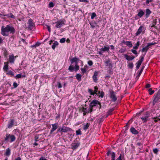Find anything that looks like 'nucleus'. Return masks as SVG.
Returning a JSON list of instances; mask_svg holds the SVG:
<instances>
[{
    "label": "nucleus",
    "mask_w": 160,
    "mask_h": 160,
    "mask_svg": "<svg viewBox=\"0 0 160 160\" xmlns=\"http://www.w3.org/2000/svg\"><path fill=\"white\" fill-rule=\"evenodd\" d=\"M1 33L4 36H8L9 34H14L15 32L14 28L11 24L7 25L6 27L2 26L1 29Z\"/></svg>",
    "instance_id": "obj_1"
},
{
    "label": "nucleus",
    "mask_w": 160,
    "mask_h": 160,
    "mask_svg": "<svg viewBox=\"0 0 160 160\" xmlns=\"http://www.w3.org/2000/svg\"><path fill=\"white\" fill-rule=\"evenodd\" d=\"M65 20L64 19H61L54 23L55 24V27L57 28H60L65 24Z\"/></svg>",
    "instance_id": "obj_2"
},
{
    "label": "nucleus",
    "mask_w": 160,
    "mask_h": 160,
    "mask_svg": "<svg viewBox=\"0 0 160 160\" xmlns=\"http://www.w3.org/2000/svg\"><path fill=\"white\" fill-rule=\"evenodd\" d=\"M10 139V142H12L15 141L16 139L15 136L13 135H11L10 134H6L5 138V141L6 142L8 141L9 139Z\"/></svg>",
    "instance_id": "obj_3"
},
{
    "label": "nucleus",
    "mask_w": 160,
    "mask_h": 160,
    "mask_svg": "<svg viewBox=\"0 0 160 160\" xmlns=\"http://www.w3.org/2000/svg\"><path fill=\"white\" fill-rule=\"evenodd\" d=\"M98 105L99 108H100L101 107V105L100 103L97 100H93L90 103L89 107H92V108L93 107L95 106H98Z\"/></svg>",
    "instance_id": "obj_4"
},
{
    "label": "nucleus",
    "mask_w": 160,
    "mask_h": 160,
    "mask_svg": "<svg viewBox=\"0 0 160 160\" xmlns=\"http://www.w3.org/2000/svg\"><path fill=\"white\" fill-rule=\"evenodd\" d=\"M110 97L112 99V101L115 102L117 100V98L116 97V92H114L112 90H109Z\"/></svg>",
    "instance_id": "obj_5"
},
{
    "label": "nucleus",
    "mask_w": 160,
    "mask_h": 160,
    "mask_svg": "<svg viewBox=\"0 0 160 160\" xmlns=\"http://www.w3.org/2000/svg\"><path fill=\"white\" fill-rule=\"evenodd\" d=\"M160 99V90H159L156 94L154 95V98L153 101V105H154L155 104L158 102L159 100Z\"/></svg>",
    "instance_id": "obj_6"
},
{
    "label": "nucleus",
    "mask_w": 160,
    "mask_h": 160,
    "mask_svg": "<svg viewBox=\"0 0 160 160\" xmlns=\"http://www.w3.org/2000/svg\"><path fill=\"white\" fill-rule=\"evenodd\" d=\"M110 47L109 46H104L100 49V51L98 52V53L100 55H102L104 52H109V51Z\"/></svg>",
    "instance_id": "obj_7"
},
{
    "label": "nucleus",
    "mask_w": 160,
    "mask_h": 160,
    "mask_svg": "<svg viewBox=\"0 0 160 160\" xmlns=\"http://www.w3.org/2000/svg\"><path fill=\"white\" fill-rule=\"evenodd\" d=\"M156 44V42H152L148 43L147 45L145 47H144L141 50L142 52H146L148 51V49L150 48V46H151L154 45Z\"/></svg>",
    "instance_id": "obj_8"
},
{
    "label": "nucleus",
    "mask_w": 160,
    "mask_h": 160,
    "mask_svg": "<svg viewBox=\"0 0 160 160\" xmlns=\"http://www.w3.org/2000/svg\"><path fill=\"white\" fill-rule=\"evenodd\" d=\"M17 122H15L14 119H10L8 121V127L10 128L12 127L13 125H17Z\"/></svg>",
    "instance_id": "obj_9"
},
{
    "label": "nucleus",
    "mask_w": 160,
    "mask_h": 160,
    "mask_svg": "<svg viewBox=\"0 0 160 160\" xmlns=\"http://www.w3.org/2000/svg\"><path fill=\"white\" fill-rule=\"evenodd\" d=\"M28 28L30 30H32L34 28V24L33 22V20L30 19L28 20Z\"/></svg>",
    "instance_id": "obj_10"
},
{
    "label": "nucleus",
    "mask_w": 160,
    "mask_h": 160,
    "mask_svg": "<svg viewBox=\"0 0 160 160\" xmlns=\"http://www.w3.org/2000/svg\"><path fill=\"white\" fill-rule=\"evenodd\" d=\"M94 88L95 89L94 90V92H93L91 89L88 88V91L90 93V95H94L95 94H96L97 93V92H98L99 91H98V88L97 86H96V87H94Z\"/></svg>",
    "instance_id": "obj_11"
},
{
    "label": "nucleus",
    "mask_w": 160,
    "mask_h": 160,
    "mask_svg": "<svg viewBox=\"0 0 160 160\" xmlns=\"http://www.w3.org/2000/svg\"><path fill=\"white\" fill-rule=\"evenodd\" d=\"M58 124L56 123L52 124V128L50 131V134H52V132L56 130L58 128Z\"/></svg>",
    "instance_id": "obj_12"
},
{
    "label": "nucleus",
    "mask_w": 160,
    "mask_h": 160,
    "mask_svg": "<svg viewBox=\"0 0 160 160\" xmlns=\"http://www.w3.org/2000/svg\"><path fill=\"white\" fill-rule=\"evenodd\" d=\"M110 154L111 156L112 160H115V153L113 152H111L110 150H108L107 153V156H108Z\"/></svg>",
    "instance_id": "obj_13"
},
{
    "label": "nucleus",
    "mask_w": 160,
    "mask_h": 160,
    "mask_svg": "<svg viewBox=\"0 0 160 160\" xmlns=\"http://www.w3.org/2000/svg\"><path fill=\"white\" fill-rule=\"evenodd\" d=\"M99 72L98 71H95L94 73V74L92 77L93 81L96 82L98 81V76Z\"/></svg>",
    "instance_id": "obj_14"
},
{
    "label": "nucleus",
    "mask_w": 160,
    "mask_h": 160,
    "mask_svg": "<svg viewBox=\"0 0 160 160\" xmlns=\"http://www.w3.org/2000/svg\"><path fill=\"white\" fill-rule=\"evenodd\" d=\"M62 132H71L72 130L70 128L63 126H62Z\"/></svg>",
    "instance_id": "obj_15"
},
{
    "label": "nucleus",
    "mask_w": 160,
    "mask_h": 160,
    "mask_svg": "<svg viewBox=\"0 0 160 160\" xmlns=\"http://www.w3.org/2000/svg\"><path fill=\"white\" fill-rule=\"evenodd\" d=\"M16 57H14L13 55L9 56V61L11 63H14Z\"/></svg>",
    "instance_id": "obj_16"
},
{
    "label": "nucleus",
    "mask_w": 160,
    "mask_h": 160,
    "mask_svg": "<svg viewBox=\"0 0 160 160\" xmlns=\"http://www.w3.org/2000/svg\"><path fill=\"white\" fill-rule=\"evenodd\" d=\"M80 144L79 142H75L72 143V149H76L79 146Z\"/></svg>",
    "instance_id": "obj_17"
},
{
    "label": "nucleus",
    "mask_w": 160,
    "mask_h": 160,
    "mask_svg": "<svg viewBox=\"0 0 160 160\" xmlns=\"http://www.w3.org/2000/svg\"><path fill=\"white\" fill-rule=\"evenodd\" d=\"M130 131L132 134L135 135L139 133V132L133 127L131 128Z\"/></svg>",
    "instance_id": "obj_18"
},
{
    "label": "nucleus",
    "mask_w": 160,
    "mask_h": 160,
    "mask_svg": "<svg viewBox=\"0 0 160 160\" xmlns=\"http://www.w3.org/2000/svg\"><path fill=\"white\" fill-rule=\"evenodd\" d=\"M3 16L7 17L8 18H11L13 19H15V17L12 13H10L7 14H3Z\"/></svg>",
    "instance_id": "obj_19"
},
{
    "label": "nucleus",
    "mask_w": 160,
    "mask_h": 160,
    "mask_svg": "<svg viewBox=\"0 0 160 160\" xmlns=\"http://www.w3.org/2000/svg\"><path fill=\"white\" fill-rule=\"evenodd\" d=\"M124 57L127 60L129 61L132 60L135 58L134 56L131 57L127 54L124 55Z\"/></svg>",
    "instance_id": "obj_20"
},
{
    "label": "nucleus",
    "mask_w": 160,
    "mask_h": 160,
    "mask_svg": "<svg viewBox=\"0 0 160 160\" xmlns=\"http://www.w3.org/2000/svg\"><path fill=\"white\" fill-rule=\"evenodd\" d=\"M122 43L126 44L127 46H128L130 48L132 47V46L131 42V41H125L124 40H123Z\"/></svg>",
    "instance_id": "obj_21"
},
{
    "label": "nucleus",
    "mask_w": 160,
    "mask_h": 160,
    "mask_svg": "<svg viewBox=\"0 0 160 160\" xmlns=\"http://www.w3.org/2000/svg\"><path fill=\"white\" fill-rule=\"evenodd\" d=\"M8 62H5L4 63V66L3 68V69L4 71H7L8 69Z\"/></svg>",
    "instance_id": "obj_22"
},
{
    "label": "nucleus",
    "mask_w": 160,
    "mask_h": 160,
    "mask_svg": "<svg viewBox=\"0 0 160 160\" xmlns=\"http://www.w3.org/2000/svg\"><path fill=\"white\" fill-rule=\"evenodd\" d=\"M142 28L143 26H141L139 27V28L138 29V30L137 32L135 33V35L136 36H138L141 33L142 31Z\"/></svg>",
    "instance_id": "obj_23"
},
{
    "label": "nucleus",
    "mask_w": 160,
    "mask_h": 160,
    "mask_svg": "<svg viewBox=\"0 0 160 160\" xmlns=\"http://www.w3.org/2000/svg\"><path fill=\"white\" fill-rule=\"evenodd\" d=\"M110 62L111 61L110 59H108L107 61L105 62V66L107 67H112V64Z\"/></svg>",
    "instance_id": "obj_24"
},
{
    "label": "nucleus",
    "mask_w": 160,
    "mask_h": 160,
    "mask_svg": "<svg viewBox=\"0 0 160 160\" xmlns=\"http://www.w3.org/2000/svg\"><path fill=\"white\" fill-rule=\"evenodd\" d=\"M79 61V59L78 58H77L76 57H74L72 58L71 60V63H73L74 62H77V61Z\"/></svg>",
    "instance_id": "obj_25"
},
{
    "label": "nucleus",
    "mask_w": 160,
    "mask_h": 160,
    "mask_svg": "<svg viewBox=\"0 0 160 160\" xmlns=\"http://www.w3.org/2000/svg\"><path fill=\"white\" fill-rule=\"evenodd\" d=\"M82 112H83V114L84 116H85L86 114L88 113V109L87 108L83 107L82 108Z\"/></svg>",
    "instance_id": "obj_26"
},
{
    "label": "nucleus",
    "mask_w": 160,
    "mask_h": 160,
    "mask_svg": "<svg viewBox=\"0 0 160 160\" xmlns=\"http://www.w3.org/2000/svg\"><path fill=\"white\" fill-rule=\"evenodd\" d=\"M58 42L57 41H55L53 43V45L52 46V48L53 49H54L56 46H58Z\"/></svg>",
    "instance_id": "obj_27"
},
{
    "label": "nucleus",
    "mask_w": 160,
    "mask_h": 160,
    "mask_svg": "<svg viewBox=\"0 0 160 160\" xmlns=\"http://www.w3.org/2000/svg\"><path fill=\"white\" fill-rule=\"evenodd\" d=\"M90 126V123H87L86 124L84 125L83 126V129L84 130L87 129Z\"/></svg>",
    "instance_id": "obj_28"
},
{
    "label": "nucleus",
    "mask_w": 160,
    "mask_h": 160,
    "mask_svg": "<svg viewBox=\"0 0 160 160\" xmlns=\"http://www.w3.org/2000/svg\"><path fill=\"white\" fill-rule=\"evenodd\" d=\"M144 15V12L142 10H140L139 12H138V15L140 18L142 17Z\"/></svg>",
    "instance_id": "obj_29"
},
{
    "label": "nucleus",
    "mask_w": 160,
    "mask_h": 160,
    "mask_svg": "<svg viewBox=\"0 0 160 160\" xmlns=\"http://www.w3.org/2000/svg\"><path fill=\"white\" fill-rule=\"evenodd\" d=\"M11 153V150L10 149L8 148L6 150V151L5 152V155L7 156H9Z\"/></svg>",
    "instance_id": "obj_30"
},
{
    "label": "nucleus",
    "mask_w": 160,
    "mask_h": 160,
    "mask_svg": "<svg viewBox=\"0 0 160 160\" xmlns=\"http://www.w3.org/2000/svg\"><path fill=\"white\" fill-rule=\"evenodd\" d=\"M76 78L79 81H81V80L82 75L79 74H77L76 75Z\"/></svg>",
    "instance_id": "obj_31"
},
{
    "label": "nucleus",
    "mask_w": 160,
    "mask_h": 160,
    "mask_svg": "<svg viewBox=\"0 0 160 160\" xmlns=\"http://www.w3.org/2000/svg\"><path fill=\"white\" fill-rule=\"evenodd\" d=\"M151 11L150 10L148 9H146V17H148L149 15L151 14Z\"/></svg>",
    "instance_id": "obj_32"
},
{
    "label": "nucleus",
    "mask_w": 160,
    "mask_h": 160,
    "mask_svg": "<svg viewBox=\"0 0 160 160\" xmlns=\"http://www.w3.org/2000/svg\"><path fill=\"white\" fill-rule=\"evenodd\" d=\"M25 77V75H22L21 74H17V75H16L15 76V77L16 79L17 78H21L22 77Z\"/></svg>",
    "instance_id": "obj_33"
},
{
    "label": "nucleus",
    "mask_w": 160,
    "mask_h": 160,
    "mask_svg": "<svg viewBox=\"0 0 160 160\" xmlns=\"http://www.w3.org/2000/svg\"><path fill=\"white\" fill-rule=\"evenodd\" d=\"M6 74L9 75L11 76H12L14 75V72L11 70H9L8 71V72Z\"/></svg>",
    "instance_id": "obj_34"
},
{
    "label": "nucleus",
    "mask_w": 160,
    "mask_h": 160,
    "mask_svg": "<svg viewBox=\"0 0 160 160\" xmlns=\"http://www.w3.org/2000/svg\"><path fill=\"white\" fill-rule=\"evenodd\" d=\"M141 63H142V62H140L139 61H138L136 63L137 65L136 66V68L137 69H138L139 68Z\"/></svg>",
    "instance_id": "obj_35"
},
{
    "label": "nucleus",
    "mask_w": 160,
    "mask_h": 160,
    "mask_svg": "<svg viewBox=\"0 0 160 160\" xmlns=\"http://www.w3.org/2000/svg\"><path fill=\"white\" fill-rule=\"evenodd\" d=\"M98 93L100 94L99 96L101 98H103L104 95V93L103 91L100 92V91H99L98 92Z\"/></svg>",
    "instance_id": "obj_36"
},
{
    "label": "nucleus",
    "mask_w": 160,
    "mask_h": 160,
    "mask_svg": "<svg viewBox=\"0 0 160 160\" xmlns=\"http://www.w3.org/2000/svg\"><path fill=\"white\" fill-rule=\"evenodd\" d=\"M74 67L72 65H70L68 68V70L70 72H73V71Z\"/></svg>",
    "instance_id": "obj_37"
},
{
    "label": "nucleus",
    "mask_w": 160,
    "mask_h": 160,
    "mask_svg": "<svg viewBox=\"0 0 160 160\" xmlns=\"http://www.w3.org/2000/svg\"><path fill=\"white\" fill-rule=\"evenodd\" d=\"M148 92L150 95H151L153 94L154 92V91L152 90V88H150L148 89Z\"/></svg>",
    "instance_id": "obj_38"
},
{
    "label": "nucleus",
    "mask_w": 160,
    "mask_h": 160,
    "mask_svg": "<svg viewBox=\"0 0 160 160\" xmlns=\"http://www.w3.org/2000/svg\"><path fill=\"white\" fill-rule=\"evenodd\" d=\"M131 51L135 55H136V56H138V53L137 52V51L136 50L132 49L131 50Z\"/></svg>",
    "instance_id": "obj_39"
},
{
    "label": "nucleus",
    "mask_w": 160,
    "mask_h": 160,
    "mask_svg": "<svg viewBox=\"0 0 160 160\" xmlns=\"http://www.w3.org/2000/svg\"><path fill=\"white\" fill-rule=\"evenodd\" d=\"M114 109L113 108H112L109 109L108 112V115L107 117L109 115H110L111 114L112 112L113 111Z\"/></svg>",
    "instance_id": "obj_40"
},
{
    "label": "nucleus",
    "mask_w": 160,
    "mask_h": 160,
    "mask_svg": "<svg viewBox=\"0 0 160 160\" xmlns=\"http://www.w3.org/2000/svg\"><path fill=\"white\" fill-rule=\"evenodd\" d=\"M57 86L58 87V88H61L62 87L61 83L60 82H57Z\"/></svg>",
    "instance_id": "obj_41"
},
{
    "label": "nucleus",
    "mask_w": 160,
    "mask_h": 160,
    "mask_svg": "<svg viewBox=\"0 0 160 160\" xmlns=\"http://www.w3.org/2000/svg\"><path fill=\"white\" fill-rule=\"evenodd\" d=\"M149 112H146L144 117L148 118L149 117Z\"/></svg>",
    "instance_id": "obj_42"
},
{
    "label": "nucleus",
    "mask_w": 160,
    "mask_h": 160,
    "mask_svg": "<svg viewBox=\"0 0 160 160\" xmlns=\"http://www.w3.org/2000/svg\"><path fill=\"white\" fill-rule=\"evenodd\" d=\"M76 135H80L82 134L81 132L80 131V129H79L78 130H77L76 131Z\"/></svg>",
    "instance_id": "obj_43"
},
{
    "label": "nucleus",
    "mask_w": 160,
    "mask_h": 160,
    "mask_svg": "<svg viewBox=\"0 0 160 160\" xmlns=\"http://www.w3.org/2000/svg\"><path fill=\"white\" fill-rule=\"evenodd\" d=\"M79 69V67L78 65H76L75 66V70L77 72Z\"/></svg>",
    "instance_id": "obj_44"
},
{
    "label": "nucleus",
    "mask_w": 160,
    "mask_h": 160,
    "mask_svg": "<svg viewBox=\"0 0 160 160\" xmlns=\"http://www.w3.org/2000/svg\"><path fill=\"white\" fill-rule=\"evenodd\" d=\"M96 14L95 12H93L92 13L91 16V18L92 19H93L96 16Z\"/></svg>",
    "instance_id": "obj_45"
},
{
    "label": "nucleus",
    "mask_w": 160,
    "mask_h": 160,
    "mask_svg": "<svg viewBox=\"0 0 160 160\" xmlns=\"http://www.w3.org/2000/svg\"><path fill=\"white\" fill-rule=\"evenodd\" d=\"M66 39L65 38H62L60 40V42L61 43H63L65 42Z\"/></svg>",
    "instance_id": "obj_46"
},
{
    "label": "nucleus",
    "mask_w": 160,
    "mask_h": 160,
    "mask_svg": "<svg viewBox=\"0 0 160 160\" xmlns=\"http://www.w3.org/2000/svg\"><path fill=\"white\" fill-rule=\"evenodd\" d=\"M90 24L91 27L92 28H94L95 27V24H96V22H95L94 23H90Z\"/></svg>",
    "instance_id": "obj_47"
},
{
    "label": "nucleus",
    "mask_w": 160,
    "mask_h": 160,
    "mask_svg": "<svg viewBox=\"0 0 160 160\" xmlns=\"http://www.w3.org/2000/svg\"><path fill=\"white\" fill-rule=\"evenodd\" d=\"M141 118L144 122H147V118L144 117H143Z\"/></svg>",
    "instance_id": "obj_48"
},
{
    "label": "nucleus",
    "mask_w": 160,
    "mask_h": 160,
    "mask_svg": "<svg viewBox=\"0 0 160 160\" xmlns=\"http://www.w3.org/2000/svg\"><path fill=\"white\" fill-rule=\"evenodd\" d=\"M128 66L129 68H132L133 67V64L132 63H130L129 64Z\"/></svg>",
    "instance_id": "obj_49"
},
{
    "label": "nucleus",
    "mask_w": 160,
    "mask_h": 160,
    "mask_svg": "<svg viewBox=\"0 0 160 160\" xmlns=\"http://www.w3.org/2000/svg\"><path fill=\"white\" fill-rule=\"evenodd\" d=\"M49 7L50 8H52L54 6V3L52 2H51L49 3Z\"/></svg>",
    "instance_id": "obj_50"
},
{
    "label": "nucleus",
    "mask_w": 160,
    "mask_h": 160,
    "mask_svg": "<svg viewBox=\"0 0 160 160\" xmlns=\"http://www.w3.org/2000/svg\"><path fill=\"white\" fill-rule=\"evenodd\" d=\"M81 70L83 74L85 73L87 71L86 69H85L84 68H81Z\"/></svg>",
    "instance_id": "obj_51"
},
{
    "label": "nucleus",
    "mask_w": 160,
    "mask_h": 160,
    "mask_svg": "<svg viewBox=\"0 0 160 160\" xmlns=\"http://www.w3.org/2000/svg\"><path fill=\"white\" fill-rule=\"evenodd\" d=\"M13 86L14 88H16L18 86V84L16 82H14L13 83Z\"/></svg>",
    "instance_id": "obj_52"
},
{
    "label": "nucleus",
    "mask_w": 160,
    "mask_h": 160,
    "mask_svg": "<svg viewBox=\"0 0 160 160\" xmlns=\"http://www.w3.org/2000/svg\"><path fill=\"white\" fill-rule=\"evenodd\" d=\"M144 55H144L143 56H142L140 58V59L138 61L142 63V62L144 60Z\"/></svg>",
    "instance_id": "obj_53"
},
{
    "label": "nucleus",
    "mask_w": 160,
    "mask_h": 160,
    "mask_svg": "<svg viewBox=\"0 0 160 160\" xmlns=\"http://www.w3.org/2000/svg\"><path fill=\"white\" fill-rule=\"evenodd\" d=\"M45 26L48 29V32H51V28L50 27L47 25H45Z\"/></svg>",
    "instance_id": "obj_54"
},
{
    "label": "nucleus",
    "mask_w": 160,
    "mask_h": 160,
    "mask_svg": "<svg viewBox=\"0 0 160 160\" xmlns=\"http://www.w3.org/2000/svg\"><path fill=\"white\" fill-rule=\"evenodd\" d=\"M39 160H48L45 157L42 156L41 157Z\"/></svg>",
    "instance_id": "obj_55"
},
{
    "label": "nucleus",
    "mask_w": 160,
    "mask_h": 160,
    "mask_svg": "<svg viewBox=\"0 0 160 160\" xmlns=\"http://www.w3.org/2000/svg\"><path fill=\"white\" fill-rule=\"evenodd\" d=\"M88 64L90 66H92L93 64L91 60H89L88 62Z\"/></svg>",
    "instance_id": "obj_56"
},
{
    "label": "nucleus",
    "mask_w": 160,
    "mask_h": 160,
    "mask_svg": "<svg viewBox=\"0 0 160 160\" xmlns=\"http://www.w3.org/2000/svg\"><path fill=\"white\" fill-rule=\"evenodd\" d=\"M93 108L92 107H90L88 108V113L89 112H91L92 111Z\"/></svg>",
    "instance_id": "obj_57"
},
{
    "label": "nucleus",
    "mask_w": 160,
    "mask_h": 160,
    "mask_svg": "<svg viewBox=\"0 0 160 160\" xmlns=\"http://www.w3.org/2000/svg\"><path fill=\"white\" fill-rule=\"evenodd\" d=\"M62 128H59L57 131V133H58V132H62Z\"/></svg>",
    "instance_id": "obj_58"
},
{
    "label": "nucleus",
    "mask_w": 160,
    "mask_h": 160,
    "mask_svg": "<svg viewBox=\"0 0 160 160\" xmlns=\"http://www.w3.org/2000/svg\"><path fill=\"white\" fill-rule=\"evenodd\" d=\"M153 0H147L146 1V4H147L149 3L150 2H152Z\"/></svg>",
    "instance_id": "obj_59"
},
{
    "label": "nucleus",
    "mask_w": 160,
    "mask_h": 160,
    "mask_svg": "<svg viewBox=\"0 0 160 160\" xmlns=\"http://www.w3.org/2000/svg\"><path fill=\"white\" fill-rule=\"evenodd\" d=\"M158 151V150L157 148H155L153 149V152L155 153H157Z\"/></svg>",
    "instance_id": "obj_60"
},
{
    "label": "nucleus",
    "mask_w": 160,
    "mask_h": 160,
    "mask_svg": "<svg viewBox=\"0 0 160 160\" xmlns=\"http://www.w3.org/2000/svg\"><path fill=\"white\" fill-rule=\"evenodd\" d=\"M79 1L82 2H88V0H79Z\"/></svg>",
    "instance_id": "obj_61"
},
{
    "label": "nucleus",
    "mask_w": 160,
    "mask_h": 160,
    "mask_svg": "<svg viewBox=\"0 0 160 160\" xmlns=\"http://www.w3.org/2000/svg\"><path fill=\"white\" fill-rule=\"evenodd\" d=\"M116 160H122V155L120 154V155L119 156V157Z\"/></svg>",
    "instance_id": "obj_62"
},
{
    "label": "nucleus",
    "mask_w": 160,
    "mask_h": 160,
    "mask_svg": "<svg viewBox=\"0 0 160 160\" xmlns=\"http://www.w3.org/2000/svg\"><path fill=\"white\" fill-rule=\"evenodd\" d=\"M39 137L38 136H36L35 137V140L36 142H37L38 141V139Z\"/></svg>",
    "instance_id": "obj_63"
},
{
    "label": "nucleus",
    "mask_w": 160,
    "mask_h": 160,
    "mask_svg": "<svg viewBox=\"0 0 160 160\" xmlns=\"http://www.w3.org/2000/svg\"><path fill=\"white\" fill-rule=\"evenodd\" d=\"M14 160H22L21 158L19 157L15 158Z\"/></svg>",
    "instance_id": "obj_64"
}]
</instances>
